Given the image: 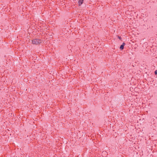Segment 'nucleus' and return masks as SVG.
Returning <instances> with one entry per match:
<instances>
[{"label":"nucleus","instance_id":"1","mask_svg":"<svg viewBox=\"0 0 157 157\" xmlns=\"http://www.w3.org/2000/svg\"><path fill=\"white\" fill-rule=\"evenodd\" d=\"M42 41L39 39H34L32 40V42L33 44L38 45L42 43Z\"/></svg>","mask_w":157,"mask_h":157},{"label":"nucleus","instance_id":"2","mask_svg":"<svg viewBox=\"0 0 157 157\" xmlns=\"http://www.w3.org/2000/svg\"><path fill=\"white\" fill-rule=\"evenodd\" d=\"M125 45V43H123L122 45H121L120 47V49L121 50H122L124 49V46Z\"/></svg>","mask_w":157,"mask_h":157},{"label":"nucleus","instance_id":"3","mask_svg":"<svg viewBox=\"0 0 157 157\" xmlns=\"http://www.w3.org/2000/svg\"><path fill=\"white\" fill-rule=\"evenodd\" d=\"M83 0H79L78 1V4L79 6H80L82 4L83 2Z\"/></svg>","mask_w":157,"mask_h":157},{"label":"nucleus","instance_id":"4","mask_svg":"<svg viewBox=\"0 0 157 157\" xmlns=\"http://www.w3.org/2000/svg\"><path fill=\"white\" fill-rule=\"evenodd\" d=\"M155 75H157V70H156L155 72Z\"/></svg>","mask_w":157,"mask_h":157}]
</instances>
